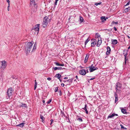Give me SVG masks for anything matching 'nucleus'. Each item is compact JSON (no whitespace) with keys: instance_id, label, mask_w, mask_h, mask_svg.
<instances>
[{"instance_id":"aec40b11","label":"nucleus","mask_w":130,"mask_h":130,"mask_svg":"<svg viewBox=\"0 0 130 130\" xmlns=\"http://www.w3.org/2000/svg\"><path fill=\"white\" fill-rule=\"evenodd\" d=\"M102 22H103L106 20V18L105 17H101Z\"/></svg>"},{"instance_id":"5fc2aeb1","label":"nucleus","mask_w":130,"mask_h":130,"mask_svg":"<svg viewBox=\"0 0 130 130\" xmlns=\"http://www.w3.org/2000/svg\"><path fill=\"white\" fill-rule=\"evenodd\" d=\"M80 67L81 68H83V67H82L80 66Z\"/></svg>"},{"instance_id":"cd10ccee","label":"nucleus","mask_w":130,"mask_h":130,"mask_svg":"<svg viewBox=\"0 0 130 130\" xmlns=\"http://www.w3.org/2000/svg\"><path fill=\"white\" fill-rule=\"evenodd\" d=\"M35 87H34V90H35L36 88L37 87V83L36 81V80L35 81Z\"/></svg>"},{"instance_id":"c03bdc74","label":"nucleus","mask_w":130,"mask_h":130,"mask_svg":"<svg viewBox=\"0 0 130 130\" xmlns=\"http://www.w3.org/2000/svg\"><path fill=\"white\" fill-rule=\"evenodd\" d=\"M53 119H51V123H53Z\"/></svg>"},{"instance_id":"603ef678","label":"nucleus","mask_w":130,"mask_h":130,"mask_svg":"<svg viewBox=\"0 0 130 130\" xmlns=\"http://www.w3.org/2000/svg\"><path fill=\"white\" fill-rule=\"evenodd\" d=\"M108 19V17H106V19Z\"/></svg>"},{"instance_id":"e433bc0d","label":"nucleus","mask_w":130,"mask_h":130,"mask_svg":"<svg viewBox=\"0 0 130 130\" xmlns=\"http://www.w3.org/2000/svg\"><path fill=\"white\" fill-rule=\"evenodd\" d=\"M7 2L8 3V5L10 4V1L9 0H6Z\"/></svg>"},{"instance_id":"dca6fc26","label":"nucleus","mask_w":130,"mask_h":130,"mask_svg":"<svg viewBox=\"0 0 130 130\" xmlns=\"http://www.w3.org/2000/svg\"><path fill=\"white\" fill-rule=\"evenodd\" d=\"M87 105L86 104H85V107L83 108V109L85 110L86 111V112L87 114H88V111L87 110Z\"/></svg>"},{"instance_id":"6e6552de","label":"nucleus","mask_w":130,"mask_h":130,"mask_svg":"<svg viewBox=\"0 0 130 130\" xmlns=\"http://www.w3.org/2000/svg\"><path fill=\"white\" fill-rule=\"evenodd\" d=\"M121 87V85L119 83H117L116 89L117 92H118V91L120 90Z\"/></svg>"},{"instance_id":"412c9836","label":"nucleus","mask_w":130,"mask_h":130,"mask_svg":"<svg viewBox=\"0 0 130 130\" xmlns=\"http://www.w3.org/2000/svg\"><path fill=\"white\" fill-rule=\"evenodd\" d=\"M55 70H60L62 69L61 67H55L53 68Z\"/></svg>"},{"instance_id":"de8ad7c7","label":"nucleus","mask_w":130,"mask_h":130,"mask_svg":"<svg viewBox=\"0 0 130 130\" xmlns=\"http://www.w3.org/2000/svg\"><path fill=\"white\" fill-rule=\"evenodd\" d=\"M67 78H68V77H65L64 78V79H67Z\"/></svg>"},{"instance_id":"3c124183","label":"nucleus","mask_w":130,"mask_h":130,"mask_svg":"<svg viewBox=\"0 0 130 130\" xmlns=\"http://www.w3.org/2000/svg\"><path fill=\"white\" fill-rule=\"evenodd\" d=\"M130 48V45L128 47V50Z\"/></svg>"},{"instance_id":"f03ea898","label":"nucleus","mask_w":130,"mask_h":130,"mask_svg":"<svg viewBox=\"0 0 130 130\" xmlns=\"http://www.w3.org/2000/svg\"><path fill=\"white\" fill-rule=\"evenodd\" d=\"M33 44V42H28L26 45L25 46V51L27 53H29L31 50Z\"/></svg>"},{"instance_id":"8fccbe9b","label":"nucleus","mask_w":130,"mask_h":130,"mask_svg":"<svg viewBox=\"0 0 130 130\" xmlns=\"http://www.w3.org/2000/svg\"><path fill=\"white\" fill-rule=\"evenodd\" d=\"M42 102L44 103L45 102V101L44 100H43Z\"/></svg>"},{"instance_id":"37998d69","label":"nucleus","mask_w":130,"mask_h":130,"mask_svg":"<svg viewBox=\"0 0 130 130\" xmlns=\"http://www.w3.org/2000/svg\"><path fill=\"white\" fill-rule=\"evenodd\" d=\"M44 26H42L43 27V28L45 27H46V25H44Z\"/></svg>"},{"instance_id":"f8f14e48","label":"nucleus","mask_w":130,"mask_h":130,"mask_svg":"<svg viewBox=\"0 0 130 130\" xmlns=\"http://www.w3.org/2000/svg\"><path fill=\"white\" fill-rule=\"evenodd\" d=\"M107 51L106 52V54L108 55L110 54L111 49L109 47L107 46Z\"/></svg>"},{"instance_id":"a878e982","label":"nucleus","mask_w":130,"mask_h":130,"mask_svg":"<svg viewBox=\"0 0 130 130\" xmlns=\"http://www.w3.org/2000/svg\"><path fill=\"white\" fill-rule=\"evenodd\" d=\"M79 20L81 22H82L83 21L84 19L82 17L80 16L79 17Z\"/></svg>"},{"instance_id":"a18cd8bd","label":"nucleus","mask_w":130,"mask_h":130,"mask_svg":"<svg viewBox=\"0 0 130 130\" xmlns=\"http://www.w3.org/2000/svg\"><path fill=\"white\" fill-rule=\"evenodd\" d=\"M61 86L62 87H63L64 86V84H61Z\"/></svg>"},{"instance_id":"13d9d810","label":"nucleus","mask_w":130,"mask_h":130,"mask_svg":"<svg viewBox=\"0 0 130 130\" xmlns=\"http://www.w3.org/2000/svg\"><path fill=\"white\" fill-rule=\"evenodd\" d=\"M59 0H56V1H58Z\"/></svg>"},{"instance_id":"f3484780","label":"nucleus","mask_w":130,"mask_h":130,"mask_svg":"<svg viewBox=\"0 0 130 130\" xmlns=\"http://www.w3.org/2000/svg\"><path fill=\"white\" fill-rule=\"evenodd\" d=\"M54 64L57 66H64V64H60L59 63L56 62H54Z\"/></svg>"},{"instance_id":"f257e3e1","label":"nucleus","mask_w":130,"mask_h":130,"mask_svg":"<svg viewBox=\"0 0 130 130\" xmlns=\"http://www.w3.org/2000/svg\"><path fill=\"white\" fill-rule=\"evenodd\" d=\"M30 7L32 11L33 12L37 11V6L35 3V0H30Z\"/></svg>"},{"instance_id":"6ab92c4d","label":"nucleus","mask_w":130,"mask_h":130,"mask_svg":"<svg viewBox=\"0 0 130 130\" xmlns=\"http://www.w3.org/2000/svg\"><path fill=\"white\" fill-rule=\"evenodd\" d=\"M55 76L56 77L60 80V78L61 77V75H60L59 74H56Z\"/></svg>"},{"instance_id":"5701e85b","label":"nucleus","mask_w":130,"mask_h":130,"mask_svg":"<svg viewBox=\"0 0 130 130\" xmlns=\"http://www.w3.org/2000/svg\"><path fill=\"white\" fill-rule=\"evenodd\" d=\"M118 42V41L116 40H113L112 41V43L114 44H116Z\"/></svg>"},{"instance_id":"4468645a","label":"nucleus","mask_w":130,"mask_h":130,"mask_svg":"<svg viewBox=\"0 0 130 130\" xmlns=\"http://www.w3.org/2000/svg\"><path fill=\"white\" fill-rule=\"evenodd\" d=\"M89 57V55L88 54H87L86 56L85 57V59L84 61V63H86L88 61V59Z\"/></svg>"},{"instance_id":"79ce46f5","label":"nucleus","mask_w":130,"mask_h":130,"mask_svg":"<svg viewBox=\"0 0 130 130\" xmlns=\"http://www.w3.org/2000/svg\"><path fill=\"white\" fill-rule=\"evenodd\" d=\"M113 29L115 31L117 30V29L115 27H114Z\"/></svg>"},{"instance_id":"393cba45","label":"nucleus","mask_w":130,"mask_h":130,"mask_svg":"<svg viewBox=\"0 0 130 130\" xmlns=\"http://www.w3.org/2000/svg\"><path fill=\"white\" fill-rule=\"evenodd\" d=\"M36 46H37V44L36 43H35V44H34V45L33 48L32 49V51H34L36 49Z\"/></svg>"},{"instance_id":"49530a36","label":"nucleus","mask_w":130,"mask_h":130,"mask_svg":"<svg viewBox=\"0 0 130 130\" xmlns=\"http://www.w3.org/2000/svg\"><path fill=\"white\" fill-rule=\"evenodd\" d=\"M76 79H78V76H77V75H76Z\"/></svg>"},{"instance_id":"b1692460","label":"nucleus","mask_w":130,"mask_h":130,"mask_svg":"<svg viewBox=\"0 0 130 130\" xmlns=\"http://www.w3.org/2000/svg\"><path fill=\"white\" fill-rule=\"evenodd\" d=\"M122 112L123 113L125 114L126 113V110L125 109L122 108L121 109Z\"/></svg>"},{"instance_id":"1a4fd4ad","label":"nucleus","mask_w":130,"mask_h":130,"mask_svg":"<svg viewBox=\"0 0 130 130\" xmlns=\"http://www.w3.org/2000/svg\"><path fill=\"white\" fill-rule=\"evenodd\" d=\"M92 42L91 43V46H94L96 44L97 42V40L95 39H93L91 40Z\"/></svg>"},{"instance_id":"4c0bfd02","label":"nucleus","mask_w":130,"mask_h":130,"mask_svg":"<svg viewBox=\"0 0 130 130\" xmlns=\"http://www.w3.org/2000/svg\"><path fill=\"white\" fill-rule=\"evenodd\" d=\"M57 2L58 1L55 0V5H57Z\"/></svg>"},{"instance_id":"c756f323","label":"nucleus","mask_w":130,"mask_h":130,"mask_svg":"<svg viewBox=\"0 0 130 130\" xmlns=\"http://www.w3.org/2000/svg\"><path fill=\"white\" fill-rule=\"evenodd\" d=\"M90 40L88 38L86 41H85V45H86L87 44V43L88 42V41H89Z\"/></svg>"},{"instance_id":"9d476101","label":"nucleus","mask_w":130,"mask_h":130,"mask_svg":"<svg viewBox=\"0 0 130 130\" xmlns=\"http://www.w3.org/2000/svg\"><path fill=\"white\" fill-rule=\"evenodd\" d=\"M48 19L47 17H44L43 19V24H48Z\"/></svg>"},{"instance_id":"9b49d317","label":"nucleus","mask_w":130,"mask_h":130,"mask_svg":"<svg viewBox=\"0 0 130 130\" xmlns=\"http://www.w3.org/2000/svg\"><path fill=\"white\" fill-rule=\"evenodd\" d=\"M79 74L83 75H85L86 74V71L84 69H82L79 70Z\"/></svg>"},{"instance_id":"f704fd0d","label":"nucleus","mask_w":130,"mask_h":130,"mask_svg":"<svg viewBox=\"0 0 130 130\" xmlns=\"http://www.w3.org/2000/svg\"><path fill=\"white\" fill-rule=\"evenodd\" d=\"M51 101H52V100L50 99L47 102V104H49L51 102Z\"/></svg>"},{"instance_id":"2f4dec72","label":"nucleus","mask_w":130,"mask_h":130,"mask_svg":"<svg viewBox=\"0 0 130 130\" xmlns=\"http://www.w3.org/2000/svg\"><path fill=\"white\" fill-rule=\"evenodd\" d=\"M120 126H121V128L123 129H127V128L126 127H124L121 124Z\"/></svg>"},{"instance_id":"72a5a7b5","label":"nucleus","mask_w":130,"mask_h":130,"mask_svg":"<svg viewBox=\"0 0 130 130\" xmlns=\"http://www.w3.org/2000/svg\"><path fill=\"white\" fill-rule=\"evenodd\" d=\"M118 24V22H112V23L111 24Z\"/></svg>"},{"instance_id":"ddd939ff","label":"nucleus","mask_w":130,"mask_h":130,"mask_svg":"<svg viewBox=\"0 0 130 130\" xmlns=\"http://www.w3.org/2000/svg\"><path fill=\"white\" fill-rule=\"evenodd\" d=\"M115 116H118V115L117 114H115V113H112V114L109 115V116L107 117V119H109V118H111Z\"/></svg>"},{"instance_id":"bb28decb","label":"nucleus","mask_w":130,"mask_h":130,"mask_svg":"<svg viewBox=\"0 0 130 130\" xmlns=\"http://www.w3.org/2000/svg\"><path fill=\"white\" fill-rule=\"evenodd\" d=\"M125 10L126 12H128L130 11V7H128V8H126Z\"/></svg>"},{"instance_id":"2eb2a0df","label":"nucleus","mask_w":130,"mask_h":130,"mask_svg":"<svg viewBox=\"0 0 130 130\" xmlns=\"http://www.w3.org/2000/svg\"><path fill=\"white\" fill-rule=\"evenodd\" d=\"M19 106L20 107H26L27 106L25 104H23L22 103H20L19 105Z\"/></svg>"},{"instance_id":"09e8293b","label":"nucleus","mask_w":130,"mask_h":130,"mask_svg":"<svg viewBox=\"0 0 130 130\" xmlns=\"http://www.w3.org/2000/svg\"><path fill=\"white\" fill-rule=\"evenodd\" d=\"M94 79V78H91V79H90V80H92L93 79Z\"/></svg>"},{"instance_id":"0eeeda50","label":"nucleus","mask_w":130,"mask_h":130,"mask_svg":"<svg viewBox=\"0 0 130 130\" xmlns=\"http://www.w3.org/2000/svg\"><path fill=\"white\" fill-rule=\"evenodd\" d=\"M89 71L90 72H92L95 70H97L98 68L96 67L93 66V64L89 67Z\"/></svg>"},{"instance_id":"c85d7f7f","label":"nucleus","mask_w":130,"mask_h":130,"mask_svg":"<svg viewBox=\"0 0 130 130\" xmlns=\"http://www.w3.org/2000/svg\"><path fill=\"white\" fill-rule=\"evenodd\" d=\"M118 100V96L117 95V94H115V102H116Z\"/></svg>"},{"instance_id":"ea45409f","label":"nucleus","mask_w":130,"mask_h":130,"mask_svg":"<svg viewBox=\"0 0 130 130\" xmlns=\"http://www.w3.org/2000/svg\"><path fill=\"white\" fill-rule=\"evenodd\" d=\"M47 80H51V78H50V77H48V78H47Z\"/></svg>"},{"instance_id":"20e7f679","label":"nucleus","mask_w":130,"mask_h":130,"mask_svg":"<svg viewBox=\"0 0 130 130\" xmlns=\"http://www.w3.org/2000/svg\"><path fill=\"white\" fill-rule=\"evenodd\" d=\"M13 92V91L11 88H10L8 89L7 92L8 96H6V98L7 99L10 98V97L12 95Z\"/></svg>"},{"instance_id":"c9c22d12","label":"nucleus","mask_w":130,"mask_h":130,"mask_svg":"<svg viewBox=\"0 0 130 130\" xmlns=\"http://www.w3.org/2000/svg\"><path fill=\"white\" fill-rule=\"evenodd\" d=\"M10 7V4L9 5H8V9H7V10H8V11H9V8Z\"/></svg>"},{"instance_id":"423d86ee","label":"nucleus","mask_w":130,"mask_h":130,"mask_svg":"<svg viewBox=\"0 0 130 130\" xmlns=\"http://www.w3.org/2000/svg\"><path fill=\"white\" fill-rule=\"evenodd\" d=\"M37 26H35V27L33 28V29H32L33 32H34V33L37 35L38 32H39V25H37Z\"/></svg>"},{"instance_id":"58836bf2","label":"nucleus","mask_w":130,"mask_h":130,"mask_svg":"<svg viewBox=\"0 0 130 130\" xmlns=\"http://www.w3.org/2000/svg\"><path fill=\"white\" fill-rule=\"evenodd\" d=\"M130 4V3L129 2H128L127 4H126V5H125V6H127V5H129Z\"/></svg>"},{"instance_id":"4d7b16f0","label":"nucleus","mask_w":130,"mask_h":130,"mask_svg":"<svg viewBox=\"0 0 130 130\" xmlns=\"http://www.w3.org/2000/svg\"><path fill=\"white\" fill-rule=\"evenodd\" d=\"M52 124V123H51V124H50V125H51Z\"/></svg>"},{"instance_id":"a19ab883","label":"nucleus","mask_w":130,"mask_h":130,"mask_svg":"<svg viewBox=\"0 0 130 130\" xmlns=\"http://www.w3.org/2000/svg\"><path fill=\"white\" fill-rule=\"evenodd\" d=\"M127 55V54H124V56H125V60H126V56Z\"/></svg>"},{"instance_id":"864d4df0","label":"nucleus","mask_w":130,"mask_h":130,"mask_svg":"<svg viewBox=\"0 0 130 130\" xmlns=\"http://www.w3.org/2000/svg\"><path fill=\"white\" fill-rule=\"evenodd\" d=\"M57 90L56 89V90L55 91V92H57Z\"/></svg>"},{"instance_id":"4be33fe9","label":"nucleus","mask_w":130,"mask_h":130,"mask_svg":"<svg viewBox=\"0 0 130 130\" xmlns=\"http://www.w3.org/2000/svg\"><path fill=\"white\" fill-rule=\"evenodd\" d=\"M24 125V123H22L21 124H19L17 125V126H20L21 127H23Z\"/></svg>"},{"instance_id":"7ed1b4c3","label":"nucleus","mask_w":130,"mask_h":130,"mask_svg":"<svg viewBox=\"0 0 130 130\" xmlns=\"http://www.w3.org/2000/svg\"><path fill=\"white\" fill-rule=\"evenodd\" d=\"M95 37L96 39H98V41L97 44V46L99 47L102 42V39L101 37V35L98 33L96 34Z\"/></svg>"},{"instance_id":"7c9ffc66","label":"nucleus","mask_w":130,"mask_h":130,"mask_svg":"<svg viewBox=\"0 0 130 130\" xmlns=\"http://www.w3.org/2000/svg\"><path fill=\"white\" fill-rule=\"evenodd\" d=\"M40 118L42 120V122H43V121L44 119L43 116L42 115L40 116Z\"/></svg>"},{"instance_id":"a211bd4d","label":"nucleus","mask_w":130,"mask_h":130,"mask_svg":"<svg viewBox=\"0 0 130 130\" xmlns=\"http://www.w3.org/2000/svg\"><path fill=\"white\" fill-rule=\"evenodd\" d=\"M76 119L77 120H78L80 122H82L83 121V120L80 117L77 116Z\"/></svg>"},{"instance_id":"473e14b6","label":"nucleus","mask_w":130,"mask_h":130,"mask_svg":"<svg viewBox=\"0 0 130 130\" xmlns=\"http://www.w3.org/2000/svg\"><path fill=\"white\" fill-rule=\"evenodd\" d=\"M101 3H96L95 4V5H96V6H98V5H100Z\"/></svg>"},{"instance_id":"39448f33","label":"nucleus","mask_w":130,"mask_h":130,"mask_svg":"<svg viewBox=\"0 0 130 130\" xmlns=\"http://www.w3.org/2000/svg\"><path fill=\"white\" fill-rule=\"evenodd\" d=\"M1 68L3 70L4 69L7 65V62L5 60L1 61Z\"/></svg>"},{"instance_id":"6e6d98bb","label":"nucleus","mask_w":130,"mask_h":130,"mask_svg":"<svg viewBox=\"0 0 130 130\" xmlns=\"http://www.w3.org/2000/svg\"><path fill=\"white\" fill-rule=\"evenodd\" d=\"M128 37L129 39L130 38V37L129 36H128Z\"/></svg>"}]
</instances>
